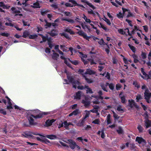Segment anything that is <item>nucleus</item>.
Instances as JSON below:
<instances>
[{
	"mask_svg": "<svg viewBox=\"0 0 151 151\" xmlns=\"http://www.w3.org/2000/svg\"><path fill=\"white\" fill-rule=\"evenodd\" d=\"M145 99L146 101L148 103H150L151 102V101L150 100L151 97V93L149 92L148 89H147L145 90V92L144 93Z\"/></svg>",
	"mask_w": 151,
	"mask_h": 151,
	"instance_id": "f257e3e1",
	"label": "nucleus"
},
{
	"mask_svg": "<svg viewBox=\"0 0 151 151\" xmlns=\"http://www.w3.org/2000/svg\"><path fill=\"white\" fill-rule=\"evenodd\" d=\"M32 133L35 135H40L41 136H42L43 137H46L48 139H56L57 138V136L54 134H51V135H46V136H44L42 134H40L38 133L37 132H32Z\"/></svg>",
	"mask_w": 151,
	"mask_h": 151,
	"instance_id": "f03ea898",
	"label": "nucleus"
},
{
	"mask_svg": "<svg viewBox=\"0 0 151 151\" xmlns=\"http://www.w3.org/2000/svg\"><path fill=\"white\" fill-rule=\"evenodd\" d=\"M27 117L28 120L29 121V124L31 125H35L37 124V123L35 122L33 118H34L35 115L33 114H27Z\"/></svg>",
	"mask_w": 151,
	"mask_h": 151,
	"instance_id": "7ed1b4c3",
	"label": "nucleus"
},
{
	"mask_svg": "<svg viewBox=\"0 0 151 151\" xmlns=\"http://www.w3.org/2000/svg\"><path fill=\"white\" fill-rule=\"evenodd\" d=\"M49 114L48 112H42L40 111V112L36 114V115H35L34 118L37 119L42 118L44 115H47Z\"/></svg>",
	"mask_w": 151,
	"mask_h": 151,
	"instance_id": "20e7f679",
	"label": "nucleus"
},
{
	"mask_svg": "<svg viewBox=\"0 0 151 151\" xmlns=\"http://www.w3.org/2000/svg\"><path fill=\"white\" fill-rule=\"evenodd\" d=\"M77 33L79 35L83 37L84 38L87 40H89V39L91 38L90 36H88L82 30L78 31Z\"/></svg>",
	"mask_w": 151,
	"mask_h": 151,
	"instance_id": "39448f33",
	"label": "nucleus"
},
{
	"mask_svg": "<svg viewBox=\"0 0 151 151\" xmlns=\"http://www.w3.org/2000/svg\"><path fill=\"white\" fill-rule=\"evenodd\" d=\"M68 140L69 142V146L70 148L72 150L74 149L75 148V146L76 145V143L72 139H69Z\"/></svg>",
	"mask_w": 151,
	"mask_h": 151,
	"instance_id": "423d86ee",
	"label": "nucleus"
},
{
	"mask_svg": "<svg viewBox=\"0 0 151 151\" xmlns=\"http://www.w3.org/2000/svg\"><path fill=\"white\" fill-rule=\"evenodd\" d=\"M136 141L139 144L142 143H144L145 145L146 144L145 140L142 137H137L136 138Z\"/></svg>",
	"mask_w": 151,
	"mask_h": 151,
	"instance_id": "0eeeda50",
	"label": "nucleus"
},
{
	"mask_svg": "<svg viewBox=\"0 0 151 151\" xmlns=\"http://www.w3.org/2000/svg\"><path fill=\"white\" fill-rule=\"evenodd\" d=\"M52 37H55L58 35V33L57 30L55 29H52L51 31L48 33Z\"/></svg>",
	"mask_w": 151,
	"mask_h": 151,
	"instance_id": "6e6552de",
	"label": "nucleus"
},
{
	"mask_svg": "<svg viewBox=\"0 0 151 151\" xmlns=\"http://www.w3.org/2000/svg\"><path fill=\"white\" fill-rule=\"evenodd\" d=\"M96 73L95 71L92 70L90 68H87L86 69V72L84 73L85 74H88L89 75H91L93 74H95Z\"/></svg>",
	"mask_w": 151,
	"mask_h": 151,
	"instance_id": "1a4fd4ad",
	"label": "nucleus"
},
{
	"mask_svg": "<svg viewBox=\"0 0 151 151\" xmlns=\"http://www.w3.org/2000/svg\"><path fill=\"white\" fill-rule=\"evenodd\" d=\"M81 1L83 3H86L87 5L91 8L93 10L96 9V7L93 5L91 3H89L87 0H81Z\"/></svg>",
	"mask_w": 151,
	"mask_h": 151,
	"instance_id": "9d476101",
	"label": "nucleus"
},
{
	"mask_svg": "<svg viewBox=\"0 0 151 151\" xmlns=\"http://www.w3.org/2000/svg\"><path fill=\"white\" fill-rule=\"evenodd\" d=\"M0 7H2L4 9H9V6L8 5H5L3 2H0ZM0 12H4V11L0 8Z\"/></svg>",
	"mask_w": 151,
	"mask_h": 151,
	"instance_id": "9b49d317",
	"label": "nucleus"
},
{
	"mask_svg": "<svg viewBox=\"0 0 151 151\" xmlns=\"http://www.w3.org/2000/svg\"><path fill=\"white\" fill-rule=\"evenodd\" d=\"M68 2L72 3L74 5V6H80L83 8H85L84 6L82 4H78L76 1L74 0H69Z\"/></svg>",
	"mask_w": 151,
	"mask_h": 151,
	"instance_id": "f8f14e48",
	"label": "nucleus"
},
{
	"mask_svg": "<svg viewBox=\"0 0 151 151\" xmlns=\"http://www.w3.org/2000/svg\"><path fill=\"white\" fill-rule=\"evenodd\" d=\"M68 2L72 3L74 5V6H80L83 8H85L84 6L82 4H78L76 1L74 0H69Z\"/></svg>",
	"mask_w": 151,
	"mask_h": 151,
	"instance_id": "ddd939ff",
	"label": "nucleus"
},
{
	"mask_svg": "<svg viewBox=\"0 0 151 151\" xmlns=\"http://www.w3.org/2000/svg\"><path fill=\"white\" fill-rule=\"evenodd\" d=\"M82 76L84 78L86 82L89 84H90L93 82V81L91 78H88L83 73L81 74Z\"/></svg>",
	"mask_w": 151,
	"mask_h": 151,
	"instance_id": "4468645a",
	"label": "nucleus"
},
{
	"mask_svg": "<svg viewBox=\"0 0 151 151\" xmlns=\"http://www.w3.org/2000/svg\"><path fill=\"white\" fill-rule=\"evenodd\" d=\"M55 121V120L52 119H47L45 122V124L47 126H50L52 125V123Z\"/></svg>",
	"mask_w": 151,
	"mask_h": 151,
	"instance_id": "2eb2a0df",
	"label": "nucleus"
},
{
	"mask_svg": "<svg viewBox=\"0 0 151 151\" xmlns=\"http://www.w3.org/2000/svg\"><path fill=\"white\" fill-rule=\"evenodd\" d=\"M123 93V91H121L119 94V96L121 100V102L122 103L125 104L126 103L125 97L124 96H121Z\"/></svg>",
	"mask_w": 151,
	"mask_h": 151,
	"instance_id": "dca6fc26",
	"label": "nucleus"
},
{
	"mask_svg": "<svg viewBox=\"0 0 151 151\" xmlns=\"http://www.w3.org/2000/svg\"><path fill=\"white\" fill-rule=\"evenodd\" d=\"M144 122H145V125L146 128H147L151 126V120L149 119H147V120H145Z\"/></svg>",
	"mask_w": 151,
	"mask_h": 151,
	"instance_id": "f3484780",
	"label": "nucleus"
},
{
	"mask_svg": "<svg viewBox=\"0 0 151 151\" xmlns=\"http://www.w3.org/2000/svg\"><path fill=\"white\" fill-rule=\"evenodd\" d=\"M81 103L84 104V106L86 107L89 106L90 104V102L89 101H86L83 99L81 101Z\"/></svg>",
	"mask_w": 151,
	"mask_h": 151,
	"instance_id": "a211bd4d",
	"label": "nucleus"
},
{
	"mask_svg": "<svg viewBox=\"0 0 151 151\" xmlns=\"http://www.w3.org/2000/svg\"><path fill=\"white\" fill-rule=\"evenodd\" d=\"M59 56V55L57 53H53L52 54V58L53 59L55 60H58V59Z\"/></svg>",
	"mask_w": 151,
	"mask_h": 151,
	"instance_id": "6ab92c4d",
	"label": "nucleus"
},
{
	"mask_svg": "<svg viewBox=\"0 0 151 151\" xmlns=\"http://www.w3.org/2000/svg\"><path fill=\"white\" fill-rule=\"evenodd\" d=\"M81 92L80 91H78L76 93V95L75 96V98L76 99H80L81 97Z\"/></svg>",
	"mask_w": 151,
	"mask_h": 151,
	"instance_id": "aec40b11",
	"label": "nucleus"
},
{
	"mask_svg": "<svg viewBox=\"0 0 151 151\" xmlns=\"http://www.w3.org/2000/svg\"><path fill=\"white\" fill-rule=\"evenodd\" d=\"M85 88L87 89L86 90L87 93H93V92L92 91L91 88H89L88 86L85 85Z\"/></svg>",
	"mask_w": 151,
	"mask_h": 151,
	"instance_id": "412c9836",
	"label": "nucleus"
},
{
	"mask_svg": "<svg viewBox=\"0 0 151 151\" xmlns=\"http://www.w3.org/2000/svg\"><path fill=\"white\" fill-rule=\"evenodd\" d=\"M33 6H32V7L33 8H40L41 7V6L40 5V4L38 1L33 3Z\"/></svg>",
	"mask_w": 151,
	"mask_h": 151,
	"instance_id": "4be33fe9",
	"label": "nucleus"
},
{
	"mask_svg": "<svg viewBox=\"0 0 151 151\" xmlns=\"http://www.w3.org/2000/svg\"><path fill=\"white\" fill-rule=\"evenodd\" d=\"M142 97L140 94H138L136 96V101L137 102H139L140 100L142 99Z\"/></svg>",
	"mask_w": 151,
	"mask_h": 151,
	"instance_id": "5701e85b",
	"label": "nucleus"
},
{
	"mask_svg": "<svg viewBox=\"0 0 151 151\" xmlns=\"http://www.w3.org/2000/svg\"><path fill=\"white\" fill-rule=\"evenodd\" d=\"M38 35L41 36L42 38V40H43V42H45L47 40V39L48 36H43L42 34H38Z\"/></svg>",
	"mask_w": 151,
	"mask_h": 151,
	"instance_id": "b1692460",
	"label": "nucleus"
},
{
	"mask_svg": "<svg viewBox=\"0 0 151 151\" xmlns=\"http://www.w3.org/2000/svg\"><path fill=\"white\" fill-rule=\"evenodd\" d=\"M29 35L28 32L27 31L25 30L23 32V35L22 36L24 38H26L29 36Z\"/></svg>",
	"mask_w": 151,
	"mask_h": 151,
	"instance_id": "393cba45",
	"label": "nucleus"
},
{
	"mask_svg": "<svg viewBox=\"0 0 151 151\" xmlns=\"http://www.w3.org/2000/svg\"><path fill=\"white\" fill-rule=\"evenodd\" d=\"M116 132L119 134H122L124 132V131L121 127H119L118 129L116 130Z\"/></svg>",
	"mask_w": 151,
	"mask_h": 151,
	"instance_id": "a878e982",
	"label": "nucleus"
},
{
	"mask_svg": "<svg viewBox=\"0 0 151 151\" xmlns=\"http://www.w3.org/2000/svg\"><path fill=\"white\" fill-rule=\"evenodd\" d=\"M15 14V16H22V14H19V13H20L21 12L19 10H17L16 9V10H15V11L13 12Z\"/></svg>",
	"mask_w": 151,
	"mask_h": 151,
	"instance_id": "bb28decb",
	"label": "nucleus"
},
{
	"mask_svg": "<svg viewBox=\"0 0 151 151\" xmlns=\"http://www.w3.org/2000/svg\"><path fill=\"white\" fill-rule=\"evenodd\" d=\"M65 32L69 33L70 35H74L75 32L73 31L71 29L67 28L65 30Z\"/></svg>",
	"mask_w": 151,
	"mask_h": 151,
	"instance_id": "cd10ccee",
	"label": "nucleus"
},
{
	"mask_svg": "<svg viewBox=\"0 0 151 151\" xmlns=\"http://www.w3.org/2000/svg\"><path fill=\"white\" fill-rule=\"evenodd\" d=\"M106 84L107 85L109 86V87L111 90H114V86L113 83H111L109 84L108 83H107Z\"/></svg>",
	"mask_w": 151,
	"mask_h": 151,
	"instance_id": "c85d7f7f",
	"label": "nucleus"
},
{
	"mask_svg": "<svg viewBox=\"0 0 151 151\" xmlns=\"http://www.w3.org/2000/svg\"><path fill=\"white\" fill-rule=\"evenodd\" d=\"M137 129L139 133L143 132L144 129L140 125H139L138 126Z\"/></svg>",
	"mask_w": 151,
	"mask_h": 151,
	"instance_id": "c756f323",
	"label": "nucleus"
},
{
	"mask_svg": "<svg viewBox=\"0 0 151 151\" xmlns=\"http://www.w3.org/2000/svg\"><path fill=\"white\" fill-rule=\"evenodd\" d=\"M128 45L132 52L135 53L136 50V48L134 46L132 45L129 44H128Z\"/></svg>",
	"mask_w": 151,
	"mask_h": 151,
	"instance_id": "7c9ffc66",
	"label": "nucleus"
},
{
	"mask_svg": "<svg viewBox=\"0 0 151 151\" xmlns=\"http://www.w3.org/2000/svg\"><path fill=\"white\" fill-rule=\"evenodd\" d=\"M67 78L68 80L69 81L70 83L73 82V81L74 80L73 76L68 75L67 76Z\"/></svg>",
	"mask_w": 151,
	"mask_h": 151,
	"instance_id": "2f4dec72",
	"label": "nucleus"
},
{
	"mask_svg": "<svg viewBox=\"0 0 151 151\" xmlns=\"http://www.w3.org/2000/svg\"><path fill=\"white\" fill-rule=\"evenodd\" d=\"M37 37L38 35L37 34L30 35H29V39H34L37 38Z\"/></svg>",
	"mask_w": 151,
	"mask_h": 151,
	"instance_id": "473e14b6",
	"label": "nucleus"
},
{
	"mask_svg": "<svg viewBox=\"0 0 151 151\" xmlns=\"http://www.w3.org/2000/svg\"><path fill=\"white\" fill-rule=\"evenodd\" d=\"M85 19V21L87 22L89 24H90L91 22H92L93 23H94V22L93 21H92L91 20H90L89 19L87 18L86 16L84 15V17L83 18Z\"/></svg>",
	"mask_w": 151,
	"mask_h": 151,
	"instance_id": "72a5a7b5",
	"label": "nucleus"
},
{
	"mask_svg": "<svg viewBox=\"0 0 151 151\" xmlns=\"http://www.w3.org/2000/svg\"><path fill=\"white\" fill-rule=\"evenodd\" d=\"M68 60L70 63H71L72 64L74 65H78V62L77 60H74L72 61L70 60L69 58H68Z\"/></svg>",
	"mask_w": 151,
	"mask_h": 151,
	"instance_id": "f704fd0d",
	"label": "nucleus"
},
{
	"mask_svg": "<svg viewBox=\"0 0 151 151\" xmlns=\"http://www.w3.org/2000/svg\"><path fill=\"white\" fill-rule=\"evenodd\" d=\"M110 119L111 115L110 114H109L107 116V124H110L111 123Z\"/></svg>",
	"mask_w": 151,
	"mask_h": 151,
	"instance_id": "c9c22d12",
	"label": "nucleus"
},
{
	"mask_svg": "<svg viewBox=\"0 0 151 151\" xmlns=\"http://www.w3.org/2000/svg\"><path fill=\"white\" fill-rule=\"evenodd\" d=\"M24 136L26 137H32L33 136V135L32 134H30L29 132H24Z\"/></svg>",
	"mask_w": 151,
	"mask_h": 151,
	"instance_id": "e433bc0d",
	"label": "nucleus"
},
{
	"mask_svg": "<svg viewBox=\"0 0 151 151\" xmlns=\"http://www.w3.org/2000/svg\"><path fill=\"white\" fill-rule=\"evenodd\" d=\"M118 32L121 35H127V34L126 33V32L124 31V30L122 29H120L118 30Z\"/></svg>",
	"mask_w": 151,
	"mask_h": 151,
	"instance_id": "4c0bfd02",
	"label": "nucleus"
},
{
	"mask_svg": "<svg viewBox=\"0 0 151 151\" xmlns=\"http://www.w3.org/2000/svg\"><path fill=\"white\" fill-rule=\"evenodd\" d=\"M125 30H127V33H128V35H129V36H130V37L129 38H128V40L129 41H130V39L131 38H132V37H133L132 35V34H131V33L129 32V29L128 28H127L125 29Z\"/></svg>",
	"mask_w": 151,
	"mask_h": 151,
	"instance_id": "58836bf2",
	"label": "nucleus"
},
{
	"mask_svg": "<svg viewBox=\"0 0 151 151\" xmlns=\"http://www.w3.org/2000/svg\"><path fill=\"white\" fill-rule=\"evenodd\" d=\"M140 75H141V77L142 78H143L144 79H145L146 80L148 79L147 78H148V74H147L146 73H145V74H143V75L144 76H143L141 74H140Z\"/></svg>",
	"mask_w": 151,
	"mask_h": 151,
	"instance_id": "ea45409f",
	"label": "nucleus"
},
{
	"mask_svg": "<svg viewBox=\"0 0 151 151\" xmlns=\"http://www.w3.org/2000/svg\"><path fill=\"white\" fill-rule=\"evenodd\" d=\"M133 84L135 86V87H137L138 88H140V85L137 82L134 81L133 83Z\"/></svg>",
	"mask_w": 151,
	"mask_h": 151,
	"instance_id": "a19ab883",
	"label": "nucleus"
},
{
	"mask_svg": "<svg viewBox=\"0 0 151 151\" xmlns=\"http://www.w3.org/2000/svg\"><path fill=\"white\" fill-rule=\"evenodd\" d=\"M98 42L101 45H104V44H105V42H104V40L102 38L98 41Z\"/></svg>",
	"mask_w": 151,
	"mask_h": 151,
	"instance_id": "79ce46f5",
	"label": "nucleus"
},
{
	"mask_svg": "<svg viewBox=\"0 0 151 151\" xmlns=\"http://www.w3.org/2000/svg\"><path fill=\"white\" fill-rule=\"evenodd\" d=\"M116 16L119 19L123 18L124 17L123 14H122V13L121 12H119V14H117Z\"/></svg>",
	"mask_w": 151,
	"mask_h": 151,
	"instance_id": "37998d69",
	"label": "nucleus"
},
{
	"mask_svg": "<svg viewBox=\"0 0 151 151\" xmlns=\"http://www.w3.org/2000/svg\"><path fill=\"white\" fill-rule=\"evenodd\" d=\"M135 148V144H131L129 145V148L131 150H134Z\"/></svg>",
	"mask_w": 151,
	"mask_h": 151,
	"instance_id": "c03bdc74",
	"label": "nucleus"
},
{
	"mask_svg": "<svg viewBox=\"0 0 151 151\" xmlns=\"http://www.w3.org/2000/svg\"><path fill=\"white\" fill-rule=\"evenodd\" d=\"M143 116H144L145 120L149 119V116L148 114V112L147 111H146L145 112V113L143 114Z\"/></svg>",
	"mask_w": 151,
	"mask_h": 151,
	"instance_id": "a18cd8bd",
	"label": "nucleus"
},
{
	"mask_svg": "<svg viewBox=\"0 0 151 151\" xmlns=\"http://www.w3.org/2000/svg\"><path fill=\"white\" fill-rule=\"evenodd\" d=\"M112 112L113 114V116L114 118V119H118L119 118V116L118 115L116 114V113L114 111H113Z\"/></svg>",
	"mask_w": 151,
	"mask_h": 151,
	"instance_id": "49530a36",
	"label": "nucleus"
},
{
	"mask_svg": "<svg viewBox=\"0 0 151 151\" xmlns=\"http://www.w3.org/2000/svg\"><path fill=\"white\" fill-rule=\"evenodd\" d=\"M65 5L66 7H73L74 6L73 4H72L68 2L66 3Z\"/></svg>",
	"mask_w": 151,
	"mask_h": 151,
	"instance_id": "de8ad7c7",
	"label": "nucleus"
},
{
	"mask_svg": "<svg viewBox=\"0 0 151 151\" xmlns=\"http://www.w3.org/2000/svg\"><path fill=\"white\" fill-rule=\"evenodd\" d=\"M42 142L47 143H50L49 140L45 138H42Z\"/></svg>",
	"mask_w": 151,
	"mask_h": 151,
	"instance_id": "09e8293b",
	"label": "nucleus"
},
{
	"mask_svg": "<svg viewBox=\"0 0 151 151\" xmlns=\"http://www.w3.org/2000/svg\"><path fill=\"white\" fill-rule=\"evenodd\" d=\"M122 87V86L120 84L118 83L116 85V89L117 91L119 90Z\"/></svg>",
	"mask_w": 151,
	"mask_h": 151,
	"instance_id": "8fccbe9b",
	"label": "nucleus"
},
{
	"mask_svg": "<svg viewBox=\"0 0 151 151\" xmlns=\"http://www.w3.org/2000/svg\"><path fill=\"white\" fill-rule=\"evenodd\" d=\"M32 112L33 114H35V115H36V114L40 112V110L37 109L34 110L32 111Z\"/></svg>",
	"mask_w": 151,
	"mask_h": 151,
	"instance_id": "3c124183",
	"label": "nucleus"
},
{
	"mask_svg": "<svg viewBox=\"0 0 151 151\" xmlns=\"http://www.w3.org/2000/svg\"><path fill=\"white\" fill-rule=\"evenodd\" d=\"M100 122V121H99V120L98 119H96L95 120H93L92 122V123H93L94 124H99V123Z\"/></svg>",
	"mask_w": 151,
	"mask_h": 151,
	"instance_id": "603ef678",
	"label": "nucleus"
},
{
	"mask_svg": "<svg viewBox=\"0 0 151 151\" xmlns=\"http://www.w3.org/2000/svg\"><path fill=\"white\" fill-rule=\"evenodd\" d=\"M49 12V10H46L44 11H41V14L42 16H44L45 15V14H47V13Z\"/></svg>",
	"mask_w": 151,
	"mask_h": 151,
	"instance_id": "864d4df0",
	"label": "nucleus"
},
{
	"mask_svg": "<svg viewBox=\"0 0 151 151\" xmlns=\"http://www.w3.org/2000/svg\"><path fill=\"white\" fill-rule=\"evenodd\" d=\"M132 103H133V105L136 108V109H138L139 108V106L137 105L136 104V103H135V101H134V100H133V99H132Z\"/></svg>",
	"mask_w": 151,
	"mask_h": 151,
	"instance_id": "5fc2aeb1",
	"label": "nucleus"
},
{
	"mask_svg": "<svg viewBox=\"0 0 151 151\" xmlns=\"http://www.w3.org/2000/svg\"><path fill=\"white\" fill-rule=\"evenodd\" d=\"M104 20L109 25H110L111 24V23L110 22L109 19L106 17H104Z\"/></svg>",
	"mask_w": 151,
	"mask_h": 151,
	"instance_id": "6e6d98bb",
	"label": "nucleus"
},
{
	"mask_svg": "<svg viewBox=\"0 0 151 151\" xmlns=\"http://www.w3.org/2000/svg\"><path fill=\"white\" fill-rule=\"evenodd\" d=\"M100 24L101 26V27L102 29H104L105 31H106L107 30H108L109 29H107V28L106 27H105L104 25L102 24L101 23H100Z\"/></svg>",
	"mask_w": 151,
	"mask_h": 151,
	"instance_id": "4d7b16f0",
	"label": "nucleus"
},
{
	"mask_svg": "<svg viewBox=\"0 0 151 151\" xmlns=\"http://www.w3.org/2000/svg\"><path fill=\"white\" fill-rule=\"evenodd\" d=\"M141 55L142 58L143 59H145L147 57L146 54V53H145V52H142V53H141Z\"/></svg>",
	"mask_w": 151,
	"mask_h": 151,
	"instance_id": "13d9d810",
	"label": "nucleus"
},
{
	"mask_svg": "<svg viewBox=\"0 0 151 151\" xmlns=\"http://www.w3.org/2000/svg\"><path fill=\"white\" fill-rule=\"evenodd\" d=\"M104 131L103 129L101 131V138H104L105 137Z\"/></svg>",
	"mask_w": 151,
	"mask_h": 151,
	"instance_id": "bf43d9fd",
	"label": "nucleus"
},
{
	"mask_svg": "<svg viewBox=\"0 0 151 151\" xmlns=\"http://www.w3.org/2000/svg\"><path fill=\"white\" fill-rule=\"evenodd\" d=\"M64 127L66 128L67 129L68 128V123L66 121H65L64 122Z\"/></svg>",
	"mask_w": 151,
	"mask_h": 151,
	"instance_id": "052dcab7",
	"label": "nucleus"
},
{
	"mask_svg": "<svg viewBox=\"0 0 151 151\" xmlns=\"http://www.w3.org/2000/svg\"><path fill=\"white\" fill-rule=\"evenodd\" d=\"M143 27L145 31V32H147L148 31V26L146 25H145L143 26Z\"/></svg>",
	"mask_w": 151,
	"mask_h": 151,
	"instance_id": "680f3d73",
	"label": "nucleus"
},
{
	"mask_svg": "<svg viewBox=\"0 0 151 151\" xmlns=\"http://www.w3.org/2000/svg\"><path fill=\"white\" fill-rule=\"evenodd\" d=\"M98 68H99L98 69V70L101 72L104 68V66L102 65H99L98 66Z\"/></svg>",
	"mask_w": 151,
	"mask_h": 151,
	"instance_id": "e2e57ef3",
	"label": "nucleus"
},
{
	"mask_svg": "<svg viewBox=\"0 0 151 151\" xmlns=\"http://www.w3.org/2000/svg\"><path fill=\"white\" fill-rule=\"evenodd\" d=\"M50 6L53 8L54 9H56L58 8V6L57 4H52L50 5Z\"/></svg>",
	"mask_w": 151,
	"mask_h": 151,
	"instance_id": "0e129e2a",
	"label": "nucleus"
},
{
	"mask_svg": "<svg viewBox=\"0 0 151 151\" xmlns=\"http://www.w3.org/2000/svg\"><path fill=\"white\" fill-rule=\"evenodd\" d=\"M101 88L103 89V90L104 91L106 92H108V90L106 89V87L104 85H101Z\"/></svg>",
	"mask_w": 151,
	"mask_h": 151,
	"instance_id": "69168bd1",
	"label": "nucleus"
},
{
	"mask_svg": "<svg viewBox=\"0 0 151 151\" xmlns=\"http://www.w3.org/2000/svg\"><path fill=\"white\" fill-rule=\"evenodd\" d=\"M126 21L129 24V26H130L131 27H132L133 26L132 25V21L131 20H129V19H126Z\"/></svg>",
	"mask_w": 151,
	"mask_h": 151,
	"instance_id": "338daca9",
	"label": "nucleus"
},
{
	"mask_svg": "<svg viewBox=\"0 0 151 151\" xmlns=\"http://www.w3.org/2000/svg\"><path fill=\"white\" fill-rule=\"evenodd\" d=\"M117 110L119 111H124V110L121 108V106H119L117 107Z\"/></svg>",
	"mask_w": 151,
	"mask_h": 151,
	"instance_id": "774afa93",
	"label": "nucleus"
}]
</instances>
